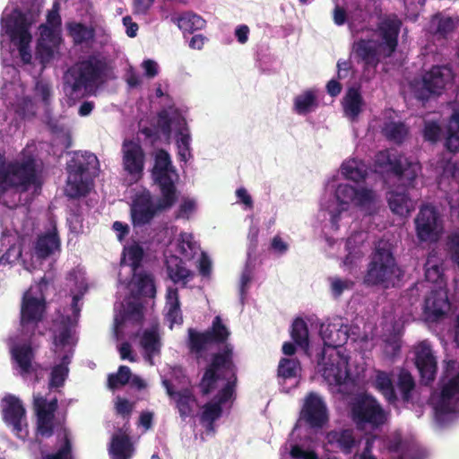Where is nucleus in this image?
I'll use <instances>...</instances> for the list:
<instances>
[{
	"instance_id": "26",
	"label": "nucleus",
	"mask_w": 459,
	"mask_h": 459,
	"mask_svg": "<svg viewBox=\"0 0 459 459\" xmlns=\"http://www.w3.org/2000/svg\"><path fill=\"white\" fill-rule=\"evenodd\" d=\"M320 335L325 346L339 348L343 346L349 339L348 326L337 324H323L320 327Z\"/></svg>"
},
{
	"instance_id": "62",
	"label": "nucleus",
	"mask_w": 459,
	"mask_h": 459,
	"mask_svg": "<svg viewBox=\"0 0 459 459\" xmlns=\"http://www.w3.org/2000/svg\"><path fill=\"white\" fill-rule=\"evenodd\" d=\"M446 146L451 152L459 151V133L452 132L447 129V137L446 140Z\"/></svg>"
},
{
	"instance_id": "47",
	"label": "nucleus",
	"mask_w": 459,
	"mask_h": 459,
	"mask_svg": "<svg viewBox=\"0 0 459 459\" xmlns=\"http://www.w3.org/2000/svg\"><path fill=\"white\" fill-rule=\"evenodd\" d=\"M126 255L133 273L136 275V272L140 269L144 256L143 248L139 244L131 245L126 248Z\"/></svg>"
},
{
	"instance_id": "5",
	"label": "nucleus",
	"mask_w": 459,
	"mask_h": 459,
	"mask_svg": "<svg viewBox=\"0 0 459 459\" xmlns=\"http://www.w3.org/2000/svg\"><path fill=\"white\" fill-rule=\"evenodd\" d=\"M393 374L383 370L376 372L373 386L384 397L385 402L394 407L398 406L399 397L396 388L403 403H411L416 388V383L412 375L406 369L399 371L394 384Z\"/></svg>"
},
{
	"instance_id": "4",
	"label": "nucleus",
	"mask_w": 459,
	"mask_h": 459,
	"mask_svg": "<svg viewBox=\"0 0 459 459\" xmlns=\"http://www.w3.org/2000/svg\"><path fill=\"white\" fill-rule=\"evenodd\" d=\"M375 166L381 172L395 178L405 187H413L421 172L420 162L411 160L396 149L379 151L375 156Z\"/></svg>"
},
{
	"instance_id": "20",
	"label": "nucleus",
	"mask_w": 459,
	"mask_h": 459,
	"mask_svg": "<svg viewBox=\"0 0 459 459\" xmlns=\"http://www.w3.org/2000/svg\"><path fill=\"white\" fill-rule=\"evenodd\" d=\"M459 402V372L450 378L443 386L439 401L435 406L436 414L438 418L455 413Z\"/></svg>"
},
{
	"instance_id": "57",
	"label": "nucleus",
	"mask_w": 459,
	"mask_h": 459,
	"mask_svg": "<svg viewBox=\"0 0 459 459\" xmlns=\"http://www.w3.org/2000/svg\"><path fill=\"white\" fill-rule=\"evenodd\" d=\"M31 39H18L13 42L18 47L20 56L23 63L30 64L31 61V53L30 50V43Z\"/></svg>"
},
{
	"instance_id": "51",
	"label": "nucleus",
	"mask_w": 459,
	"mask_h": 459,
	"mask_svg": "<svg viewBox=\"0 0 459 459\" xmlns=\"http://www.w3.org/2000/svg\"><path fill=\"white\" fill-rule=\"evenodd\" d=\"M136 283L139 291L145 296H153L156 290L153 278L149 273H136Z\"/></svg>"
},
{
	"instance_id": "9",
	"label": "nucleus",
	"mask_w": 459,
	"mask_h": 459,
	"mask_svg": "<svg viewBox=\"0 0 459 459\" xmlns=\"http://www.w3.org/2000/svg\"><path fill=\"white\" fill-rule=\"evenodd\" d=\"M178 201V195L160 192V197L154 204L149 191L137 195L131 205V219L134 227H143L152 222L156 215L169 210Z\"/></svg>"
},
{
	"instance_id": "34",
	"label": "nucleus",
	"mask_w": 459,
	"mask_h": 459,
	"mask_svg": "<svg viewBox=\"0 0 459 459\" xmlns=\"http://www.w3.org/2000/svg\"><path fill=\"white\" fill-rule=\"evenodd\" d=\"M68 35L73 39L74 45L89 43L95 38V29L88 27L82 22H71L66 24Z\"/></svg>"
},
{
	"instance_id": "43",
	"label": "nucleus",
	"mask_w": 459,
	"mask_h": 459,
	"mask_svg": "<svg viewBox=\"0 0 459 459\" xmlns=\"http://www.w3.org/2000/svg\"><path fill=\"white\" fill-rule=\"evenodd\" d=\"M131 377L132 373L130 368L125 365L119 366L117 373L108 375V385L110 389L115 390L119 386L128 384Z\"/></svg>"
},
{
	"instance_id": "55",
	"label": "nucleus",
	"mask_w": 459,
	"mask_h": 459,
	"mask_svg": "<svg viewBox=\"0 0 459 459\" xmlns=\"http://www.w3.org/2000/svg\"><path fill=\"white\" fill-rule=\"evenodd\" d=\"M331 290L335 298H339L345 290H351L354 282L351 280H342L338 277L331 278Z\"/></svg>"
},
{
	"instance_id": "13",
	"label": "nucleus",
	"mask_w": 459,
	"mask_h": 459,
	"mask_svg": "<svg viewBox=\"0 0 459 459\" xmlns=\"http://www.w3.org/2000/svg\"><path fill=\"white\" fill-rule=\"evenodd\" d=\"M152 174L160 192L178 195L175 182L178 175L175 167L172 165L171 157L166 150L159 149L155 152Z\"/></svg>"
},
{
	"instance_id": "40",
	"label": "nucleus",
	"mask_w": 459,
	"mask_h": 459,
	"mask_svg": "<svg viewBox=\"0 0 459 459\" xmlns=\"http://www.w3.org/2000/svg\"><path fill=\"white\" fill-rule=\"evenodd\" d=\"M70 363L69 357L67 355L63 356L60 364L56 365L50 373V379L48 385L50 388H58L64 385L65 381L68 376L69 368L68 364Z\"/></svg>"
},
{
	"instance_id": "14",
	"label": "nucleus",
	"mask_w": 459,
	"mask_h": 459,
	"mask_svg": "<svg viewBox=\"0 0 459 459\" xmlns=\"http://www.w3.org/2000/svg\"><path fill=\"white\" fill-rule=\"evenodd\" d=\"M1 405L4 421L12 428L17 437L25 439L29 432L25 420L26 411L22 401L15 395L7 394L3 398Z\"/></svg>"
},
{
	"instance_id": "19",
	"label": "nucleus",
	"mask_w": 459,
	"mask_h": 459,
	"mask_svg": "<svg viewBox=\"0 0 459 459\" xmlns=\"http://www.w3.org/2000/svg\"><path fill=\"white\" fill-rule=\"evenodd\" d=\"M300 417L312 428H322L328 420L327 408L316 393H309L300 412Z\"/></svg>"
},
{
	"instance_id": "36",
	"label": "nucleus",
	"mask_w": 459,
	"mask_h": 459,
	"mask_svg": "<svg viewBox=\"0 0 459 459\" xmlns=\"http://www.w3.org/2000/svg\"><path fill=\"white\" fill-rule=\"evenodd\" d=\"M183 32L194 33L195 30H202L205 27V20L194 13L186 12L178 18L172 19Z\"/></svg>"
},
{
	"instance_id": "27",
	"label": "nucleus",
	"mask_w": 459,
	"mask_h": 459,
	"mask_svg": "<svg viewBox=\"0 0 459 459\" xmlns=\"http://www.w3.org/2000/svg\"><path fill=\"white\" fill-rule=\"evenodd\" d=\"M40 38L36 48V57L41 64L50 62L54 56V47L56 36L54 30L46 25H41Z\"/></svg>"
},
{
	"instance_id": "60",
	"label": "nucleus",
	"mask_w": 459,
	"mask_h": 459,
	"mask_svg": "<svg viewBox=\"0 0 459 459\" xmlns=\"http://www.w3.org/2000/svg\"><path fill=\"white\" fill-rule=\"evenodd\" d=\"M290 455L296 459H318V455L315 451H306L298 445L291 447Z\"/></svg>"
},
{
	"instance_id": "37",
	"label": "nucleus",
	"mask_w": 459,
	"mask_h": 459,
	"mask_svg": "<svg viewBox=\"0 0 459 459\" xmlns=\"http://www.w3.org/2000/svg\"><path fill=\"white\" fill-rule=\"evenodd\" d=\"M317 107V99L313 90H307L294 99V109L299 115L308 114Z\"/></svg>"
},
{
	"instance_id": "16",
	"label": "nucleus",
	"mask_w": 459,
	"mask_h": 459,
	"mask_svg": "<svg viewBox=\"0 0 459 459\" xmlns=\"http://www.w3.org/2000/svg\"><path fill=\"white\" fill-rule=\"evenodd\" d=\"M33 406L36 413V437L49 438L54 434L55 412L57 410V399L48 402L43 396H34Z\"/></svg>"
},
{
	"instance_id": "23",
	"label": "nucleus",
	"mask_w": 459,
	"mask_h": 459,
	"mask_svg": "<svg viewBox=\"0 0 459 459\" xmlns=\"http://www.w3.org/2000/svg\"><path fill=\"white\" fill-rule=\"evenodd\" d=\"M353 49L355 56L367 67L376 68L383 58L380 49L372 39H359L354 43Z\"/></svg>"
},
{
	"instance_id": "6",
	"label": "nucleus",
	"mask_w": 459,
	"mask_h": 459,
	"mask_svg": "<svg viewBox=\"0 0 459 459\" xmlns=\"http://www.w3.org/2000/svg\"><path fill=\"white\" fill-rule=\"evenodd\" d=\"M393 374L383 370L376 372L373 386L384 397L385 402L394 407L398 406L399 397L396 388L403 403H411L416 388V383L412 375L406 369L399 371L394 384Z\"/></svg>"
},
{
	"instance_id": "17",
	"label": "nucleus",
	"mask_w": 459,
	"mask_h": 459,
	"mask_svg": "<svg viewBox=\"0 0 459 459\" xmlns=\"http://www.w3.org/2000/svg\"><path fill=\"white\" fill-rule=\"evenodd\" d=\"M417 237L420 241H437L442 230V221L437 209L423 205L415 218Z\"/></svg>"
},
{
	"instance_id": "7",
	"label": "nucleus",
	"mask_w": 459,
	"mask_h": 459,
	"mask_svg": "<svg viewBox=\"0 0 459 459\" xmlns=\"http://www.w3.org/2000/svg\"><path fill=\"white\" fill-rule=\"evenodd\" d=\"M99 163L95 154L88 152H77L67 162L68 173L65 194L70 198L85 196L90 192L91 180V169H96Z\"/></svg>"
},
{
	"instance_id": "15",
	"label": "nucleus",
	"mask_w": 459,
	"mask_h": 459,
	"mask_svg": "<svg viewBox=\"0 0 459 459\" xmlns=\"http://www.w3.org/2000/svg\"><path fill=\"white\" fill-rule=\"evenodd\" d=\"M122 167L132 178L139 180L143 175L146 154L141 143L125 139L121 144Z\"/></svg>"
},
{
	"instance_id": "56",
	"label": "nucleus",
	"mask_w": 459,
	"mask_h": 459,
	"mask_svg": "<svg viewBox=\"0 0 459 459\" xmlns=\"http://www.w3.org/2000/svg\"><path fill=\"white\" fill-rule=\"evenodd\" d=\"M70 317L66 316L62 320V328L58 332V333L54 336V342L56 345L65 346L68 343V341L71 337V330L69 327Z\"/></svg>"
},
{
	"instance_id": "61",
	"label": "nucleus",
	"mask_w": 459,
	"mask_h": 459,
	"mask_svg": "<svg viewBox=\"0 0 459 459\" xmlns=\"http://www.w3.org/2000/svg\"><path fill=\"white\" fill-rule=\"evenodd\" d=\"M185 127L180 129L178 133V138L177 139V146L180 145L185 146V149H190V134L188 133V128L186 126V122L185 118H182Z\"/></svg>"
},
{
	"instance_id": "31",
	"label": "nucleus",
	"mask_w": 459,
	"mask_h": 459,
	"mask_svg": "<svg viewBox=\"0 0 459 459\" xmlns=\"http://www.w3.org/2000/svg\"><path fill=\"white\" fill-rule=\"evenodd\" d=\"M363 98L359 88L351 87L343 97L342 106L346 117L355 120L362 110Z\"/></svg>"
},
{
	"instance_id": "30",
	"label": "nucleus",
	"mask_w": 459,
	"mask_h": 459,
	"mask_svg": "<svg viewBox=\"0 0 459 459\" xmlns=\"http://www.w3.org/2000/svg\"><path fill=\"white\" fill-rule=\"evenodd\" d=\"M449 307V302L446 295L437 291H432L425 299V312L432 317L433 320H438Z\"/></svg>"
},
{
	"instance_id": "39",
	"label": "nucleus",
	"mask_w": 459,
	"mask_h": 459,
	"mask_svg": "<svg viewBox=\"0 0 459 459\" xmlns=\"http://www.w3.org/2000/svg\"><path fill=\"white\" fill-rule=\"evenodd\" d=\"M382 133L387 140L400 144L407 136L408 128L403 122H388L384 125Z\"/></svg>"
},
{
	"instance_id": "38",
	"label": "nucleus",
	"mask_w": 459,
	"mask_h": 459,
	"mask_svg": "<svg viewBox=\"0 0 459 459\" xmlns=\"http://www.w3.org/2000/svg\"><path fill=\"white\" fill-rule=\"evenodd\" d=\"M290 336L294 342L301 349H308V328L307 323L302 318L298 317L293 321Z\"/></svg>"
},
{
	"instance_id": "44",
	"label": "nucleus",
	"mask_w": 459,
	"mask_h": 459,
	"mask_svg": "<svg viewBox=\"0 0 459 459\" xmlns=\"http://www.w3.org/2000/svg\"><path fill=\"white\" fill-rule=\"evenodd\" d=\"M300 370V364L297 359L282 358L278 366V375L285 379L295 377Z\"/></svg>"
},
{
	"instance_id": "54",
	"label": "nucleus",
	"mask_w": 459,
	"mask_h": 459,
	"mask_svg": "<svg viewBox=\"0 0 459 459\" xmlns=\"http://www.w3.org/2000/svg\"><path fill=\"white\" fill-rule=\"evenodd\" d=\"M375 192L368 188H360L356 191L355 204L359 207H366L374 203Z\"/></svg>"
},
{
	"instance_id": "50",
	"label": "nucleus",
	"mask_w": 459,
	"mask_h": 459,
	"mask_svg": "<svg viewBox=\"0 0 459 459\" xmlns=\"http://www.w3.org/2000/svg\"><path fill=\"white\" fill-rule=\"evenodd\" d=\"M356 191L357 188L351 185L340 184L335 190V196L340 204H348L354 202Z\"/></svg>"
},
{
	"instance_id": "42",
	"label": "nucleus",
	"mask_w": 459,
	"mask_h": 459,
	"mask_svg": "<svg viewBox=\"0 0 459 459\" xmlns=\"http://www.w3.org/2000/svg\"><path fill=\"white\" fill-rule=\"evenodd\" d=\"M141 345L149 356L159 353L161 343L157 330H145L141 339Z\"/></svg>"
},
{
	"instance_id": "59",
	"label": "nucleus",
	"mask_w": 459,
	"mask_h": 459,
	"mask_svg": "<svg viewBox=\"0 0 459 459\" xmlns=\"http://www.w3.org/2000/svg\"><path fill=\"white\" fill-rule=\"evenodd\" d=\"M48 27L50 29L57 28L61 25V17L59 14V4L55 3L52 9L47 14Z\"/></svg>"
},
{
	"instance_id": "25",
	"label": "nucleus",
	"mask_w": 459,
	"mask_h": 459,
	"mask_svg": "<svg viewBox=\"0 0 459 459\" xmlns=\"http://www.w3.org/2000/svg\"><path fill=\"white\" fill-rule=\"evenodd\" d=\"M60 238L54 229L51 231L39 235L33 245V254L39 259L44 260L49 257L56 250L60 248Z\"/></svg>"
},
{
	"instance_id": "10",
	"label": "nucleus",
	"mask_w": 459,
	"mask_h": 459,
	"mask_svg": "<svg viewBox=\"0 0 459 459\" xmlns=\"http://www.w3.org/2000/svg\"><path fill=\"white\" fill-rule=\"evenodd\" d=\"M454 79L455 74L450 65H433L423 74L420 82L413 84L414 96L421 101H427L432 96H439Z\"/></svg>"
},
{
	"instance_id": "35",
	"label": "nucleus",
	"mask_w": 459,
	"mask_h": 459,
	"mask_svg": "<svg viewBox=\"0 0 459 459\" xmlns=\"http://www.w3.org/2000/svg\"><path fill=\"white\" fill-rule=\"evenodd\" d=\"M387 201L391 211L398 215L408 214L412 208L411 200L405 190L403 192L390 191Z\"/></svg>"
},
{
	"instance_id": "53",
	"label": "nucleus",
	"mask_w": 459,
	"mask_h": 459,
	"mask_svg": "<svg viewBox=\"0 0 459 459\" xmlns=\"http://www.w3.org/2000/svg\"><path fill=\"white\" fill-rule=\"evenodd\" d=\"M157 126L163 135L169 137L172 132V119L166 109L157 115Z\"/></svg>"
},
{
	"instance_id": "49",
	"label": "nucleus",
	"mask_w": 459,
	"mask_h": 459,
	"mask_svg": "<svg viewBox=\"0 0 459 459\" xmlns=\"http://www.w3.org/2000/svg\"><path fill=\"white\" fill-rule=\"evenodd\" d=\"M349 13L351 21L359 24L366 22L370 17L369 10L359 1H354L351 4Z\"/></svg>"
},
{
	"instance_id": "45",
	"label": "nucleus",
	"mask_w": 459,
	"mask_h": 459,
	"mask_svg": "<svg viewBox=\"0 0 459 459\" xmlns=\"http://www.w3.org/2000/svg\"><path fill=\"white\" fill-rule=\"evenodd\" d=\"M222 412L221 406L219 403H208L204 405V411L201 415V421L207 422V429H213V423L218 420Z\"/></svg>"
},
{
	"instance_id": "58",
	"label": "nucleus",
	"mask_w": 459,
	"mask_h": 459,
	"mask_svg": "<svg viewBox=\"0 0 459 459\" xmlns=\"http://www.w3.org/2000/svg\"><path fill=\"white\" fill-rule=\"evenodd\" d=\"M447 245L452 261L459 267V233L451 234Z\"/></svg>"
},
{
	"instance_id": "46",
	"label": "nucleus",
	"mask_w": 459,
	"mask_h": 459,
	"mask_svg": "<svg viewBox=\"0 0 459 459\" xmlns=\"http://www.w3.org/2000/svg\"><path fill=\"white\" fill-rule=\"evenodd\" d=\"M195 402V397L188 390L178 393L177 407L181 418L186 419L191 415L192 403Z\"/></svg>"
},
{
	"instance_id": "22",
	"label": "nucleus",
	"mask_w": 459,
	"mask_h": 459,
	"mask_svg": "<svg viewBox=\"0 0 459 459\" xmlns=\"http://www.w3.org/2000/svg\"><path fill=\"white\" fill-rule=\"evenodd\" d=\"M327 444L344 455H351L359 444L352 429H333L326 433Z\"/></svg>"
},
{
	"instance_id": "52",
	"label": "nucleus",
	"mask_w": 459,
	"mask_h": 459,
	"mask_svg": "<svg viewBox=\"0 0 459 459\" xmlns=\"http://www.w3.org/2000/svg\"><path fill=\"white\" fill-rule=\"evenodd\" d=\"M225 379H227V383L219 391L217 394L218 403L220 404L225 403L232 397L238 382L237 374H233V376H229V377H226Z\"/></svg>"
},
{
	"instance_id": "29",
	"label": "nucleus",
	"mask_w": 459,
	"mask_h": 459,
	"mask_svg": "<svg viewBox=\"0 0 459 459\" xmlns=\"http://www.w3.org/2000/svg\"><path fill=\"white\" fill-rule=\"evenodd\" d=\"M12 357L20 368L21 375H28L32 371L34 352L30 344H20L12 348Z\"/></svg>"
},
{
	"instance_id": "33",
	"label": "nucleus",
	"mask_w": 459,
	"mask_h": 459,
	"mask_svg": "<svg viewBox=\"0 0 459 459\" xmlns=\"http://www.w3.org/2000/svg\"><path fill=\"white\" fill-rule=\"evenodd\" d=\"M167 272L169 279L174 283H180L185 288L187 282L193 279L194 273L184 265V262L174 257L167 265Z\"/></svg>"
},
{
	"instance_id": "28",
	"label": "nucleus",
	"mask_w": 459,
	"mask_h": 459,
	"mask_svg": "<svg viewBox=\"0 0 459 459\" xmlns=\"http://www.w3.org/2000/svg\"><path fill=\"white\" fill-rule=\"evenodd\" d=\"M455 28V20L441 13L432 15L429 23V32L437 39H446Z\"/></svg>"
},
{
	"instance_id": "18",
	"label": "nucleus",
	"mask_w": 459,
	"mask_h": 459,
	"mask_svg": "<svg viewBox=\"0 0 459 459\" xmlns=\"http://www.w3.org/2000/svg\"><path fill=\"white\" fill-rule=\"evenodd\" d=\"M46 301L44 298L33 297L26 291L22 299L20 324L22 332H31L43 321L46 314ZM33 333H31L32 334Z\"/></svg>"
},
{
	"instance_id": "64",
	"label": "nucleus",
	"mask_w": 459,
	"mask_h": 459,
	"mask_svg": "<svg viewBox=\"0 0 459 459\" xmlns=\"http://www.w3.org/2000/svg\"><path fill=\"white\" fill-rule=\"evenodd\" d=\"M199 273L204 277H209L212 273V262L210 258L203 254L199 261Z\"/></svg>"
},
{
	"instance_id": "1",
	"label": "nucleus",
	"mask_w": 459,
	"mask_h": 459,
	"mask_svg": "<svg viewBox=\"0 0 459 459\" xmlns=\"http://www.w3.org/2000/svg\"><path fill=\"white\" fill-rule=\"evenodd\" d=\"M230 331L220 316H216L212 325L200 332L188 328L186 346L191 354L200 358L210 345H223V348L211 355V360L201 378L199 388L203 395H208L215 388L220 379H225V373L230 376L237 374L234 362V346L228 342Z\"/></svg>"
},
{
	"instance_id": "12",
	"label": "nucleus",
	"mask_w": 459,
	"mask_h": 459,
	"mask_svg": "<svg viewBox=\"0 0 459 459\" xmlns=\"http://www.w3.org/2000/svg\"><path fill=\"white\" fill-rule=\"evenodd\" d=\"M402 24L396 14L385 15L378 22L375 31L377 39L375 42L383 58H389L395 53Z\"/></svg>"
},
{
	"instance_id": "48",
	"label": "nucleus",
	"mask_w": 459,
	"mask_h": 459,
	"mask_svg": "<svg viewBox=\"0 0 459 459\" xmlns=\"http://www.w3.org/2000/svg\"><path fill=\"white\" fill-rule=\"evenodd\" d=\"M342 172L345 178L354 181L360 182L367 177V171L354 162H347L342 165Z\"/></svg>"
},
{
	"instance_id": "24",
	"label": "nucleus",
	"mask_w": 459,
	"mask_h": 459,
	"mask_svg": "<svg viewBox=\"0 0 459 459\" xmlns=\"http://www.w3.org/2000/svg\"><path fill=\"white\" fill-rule=\"evenodd\" d=\"M6 33L13 42L18 39H31L30 33V22L27 14L21 10L14 9L6 21Z\"/></svg>"
},
{
	"instance_id": "11",
	"label": "nucleus",
	"mask_w": 459,
	"mask_h": 459,
	"mask_svg": "<svg viewBox=\"0 0 459 459\" xmlns=\"http://www.w3.org/2000/svg\"><path fill=\"white\" fill-rule=\"evenodd\" d=\"M351 420L359 428L377 429L387 420V413L379 402L371 395L358 398L351 405Z\"/></svg>"
},
{
	"instance_id": "63",
	"label": "nucleus",
	"mask_w": 459,
	"mask_h": 459,
	"mask_svg": "<svg viewBox=\"0 0 459 459\" xmlns=\"http://www.w3.org/2000/svg\"><path fill=\"white\" fill-rule=\"evenodd\" d=\"M116 410L124 417L129 416L133 411V404L126 399L119 398L116 403Z\"/></svg>"
},
{
	"instance_id": "21",
	"label": "nucleus",
	"mask_w": 459,
	"mask_h": 459,
	"mask_svg": "<svg viewBox=\"0 0 459 459\" xmlns=\"http://www.w3.org/2000/svg\"><path fill=\"white\" fill-rule=\"evenodd\" d=\"M415 365L420 372L421 382L429 385L434 381L437 370L436 357L431 347L425 342H421L415 352Z\"/></svg>"
},
{
	"instance_id": "3",
	"label": "nucleus",
	"mask_w": 459,
	"mask_h": 459,
	"mask_svg": "<svg viewBox=\"0 0 459 459\" xmlns=\"http://www.w3.org/2000/svg\"><path fill=\"white\" fill-rule=\"evenodd\" d=\"M403 272L386 242L380 241L371 254L363 281L367 286L388 288L400 280Z\"/></svg>"
},
{
	"instance_id": "32",
	"label": "nucleus",
	"mask_w": 459,
	"mask_h": 459,
	"mask_svg": "<svg viewBox=\"0 0 459 459\" xmlns=\"http://www.w3.org/2000/svg\"><path fill=\"white\" fill-rule=\"evenodd\" d=\"M109 453L112 459H131L134 446L129 436L126 434L113 435Z\"/></svg>"
},
{
	"instance_id": "2",
	"label": "nucleus",
	"mask_w": 459,
	"mask_h": 459,
	"mask_svg": "<svg viewBox=\"0 0 459 459\" xmlns=\"http://www.w3.org/2000/svg\"><path fill=\"white\" fill-rule=\"evenodd\" d=\"M37 160L33 155L19 160L0 158V204L16 206V195L27 192L31 186L39 185Z\"/></svg>"
},
{
	"instance_id": "8",
	"label": "nucleus",
	"mask_w": 459,
	"mask_h": 459,
	"mask_svg": "<svg viewBox=\"0 0 459 459\" xmlns=\"http://www.w3.org/2000/svg\"><path fill=\"white\" fill-rule=\"evenodd\" d=\"M108 71L109 66L105 58L90 55L70 71L73 78L70 83L72 93L104 83L108 79Z\"/></svg>"
},
{
	"instance_id": "41",
	"label": "nucleus",
	"mask_w": 459,
	"mask_h": 459,
	"mask_svg": "<svg viewBox=\"0 0 459 459\" xmlns=\"http://www.w3.org/2000/svg\"><path fill=\"white\" fill-rule=\"evenodd\" d=\"M41 459H74L73 444L70 433L66 429H63V442L55 453H42Z\"/></svg>"
}]
</instances>
